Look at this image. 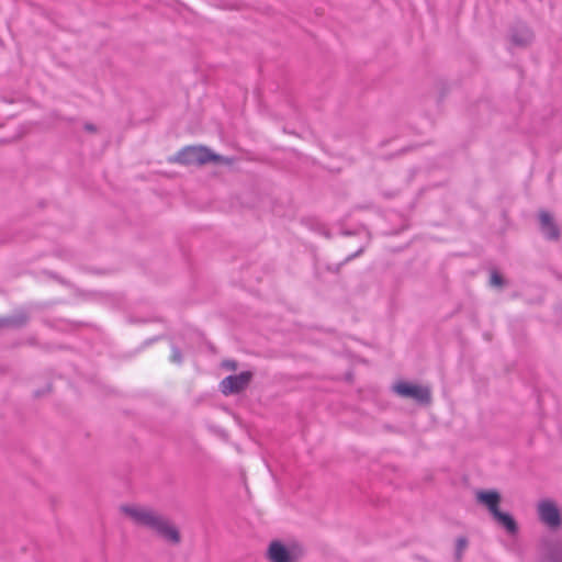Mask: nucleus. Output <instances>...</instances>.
<instances>
[{
  "label": "nucleus",
  "instance_id": "18",
  "mask_svg": "<svg viewBox=\"0 0 562 562\" xmlns=\"http://www.w3.org/2000/svg\"><path fill=\"white\" fill-rule=\"evenodd\" d=\"M83 128H85V131H87L89 133H95L98 130L93 123H89V122L85 123Z\"/></svg>",
  "mask_w": 562,
  "mask_h": 562
},
{
  "label": "nucleus",
  "instance_id": "20",
  "mask_svg": "<svg viewBox=\"0 0 562 562\" xmlns=\"http://www.w3.org/2000/svg\"><path fill=\"white\" fill-rule=\"evenodd\" d=\"M344 235L349 236V235H352V233H351V232H349V231H345V232H344Z\"/></svg>",
  "mask_w": 562,
  "mask_h": 562
},
{
  "label": "nucleus",
  "instance_id": "11",
  "mask_svg": "<svg viewBox=\"0 0 562 562\" xmlns=\"http://www.w3.org/2000/svg\"><path fill=\"white\" fill-rule=\"evenodd\" d=\"M492 518L501 526L509 536H516L519 531L518 522L515 517L508 512L501 509L492 515Z\"/></svg>",
  "mask_w": 562,
  "mask_h": 562
},
{
  "label": "nucleus",
  "instance_id": "6",
  "mask_svg": "<svg viewBox=\"0 0 562 562\" xmlns=\"http://www.w3.org/2000/svg\"><path fill=\"white\" fill-rule=\"evenodd\" d=\"M252 376L254 373L251 371L227 375L220 382V390L226 396L239 394L248 387Z\"/></svg>",
  "mask_w": 562,
  "mask_h": 562
},
{
  "label": "nucleus",
  "instance_id": "4",
  "mask_svg": "<svg viewBox=\"0 0 562 562\" xmlns=\"http://www.w3.org/2000/svg\"><path fill=\"white\" fill-rule=\"evenodd\" d=\"M394 392L404 398H413L420 405H429L431 392L428 386L400 381L393 386Z\"/></svg>",
  "mask_w": 562,
  "mask_h": 562
},
{
  "label": "nucleus",
  "instance_id": "10",
  "mask_svg": "<svg viewBox=\"0 0 562 562\" xmlns=\"http://www.w3.org/2000/svg\"><path fill=\"white\" fill-rule=\"evenodd\" d=\"M30 321L29 313L21 308L16 310L12 315L0 317V328H22L26 326Z\"/></svg>",
  "mask_w": 562,
  "mask_h": 562
},
{
  "label": "nucleus",
  "instance_id": "12",
  "mask_svg": "<svg viewBox=\"0 0 562 562\" xmlns=\"http://www.w3.org/2000/svg\"><path fill=\"white\" fill-rule=\"evenodd\" d=\"M364 251V248L363 247H360L357 251L348 255L342 261L338 262V263H335V265H327L326 266V270L328 272H331V273H335V274H338L341 270V268L348 263L349 261L356 259L357 257H359L360 255H362V252Z\"/></svg>",
  "mask_w": 562,
  "mask_h": 562
},
{
  "label": "nucleus",
  "instance_id": "1",
  "mask_svg": "<svg viewBox=\"0 0 562 562\" xmlns=\"http://www.w3.org/2000/svg\"><path fill=\"white\" fill-rule=\"evenodd\" d=\"M121 509L130 516L135 524L151 529L166 541L173 544L180 542L181 536L178 528L172 526L164 516L157 515L153 510L142 509L130 505H123Z\"/></svg>",
  "mask_w": 562,
  "mask_h": 562
},
{
  "label": "nucleus",
  "instance_id": "13",
  "mask_svg": "<svg viewBox=\"0 0 562 562\" xmlns=\"http://www.w3.org/2000/svg\"><path fill=\"white\" fill-rule=\"evenodd\" d=\"M468 547V539L459 537L456 542L454 558L459 562L462 559L464 549Z\"/></svg>",
  "mask_w": 562,
  "mask_h": 562
},
{
  "label": "nucleus",
  "instance_id": "7",
  "mask_svg": "<svg viewBox=\"0 0 562 562\" xmlns=\"http://www.w3.org/2000/svg\"><path fill=\"white\" fill-rule=\"evenodd\" d=\"M535 38L532 30L522 21H516L509 26L508 40L515 47L525 48L529 46Z\"/></svg>",
  "mask_w": 562,
  "mask_h": 562
},
{
  "label": "nucleus",
  "instance_id": "14",
  "mask_svg": "<svg viewBox=\"0 0 562 562\" xmlns=\"http://www.w3.org/2000/svg\"><path fill=\"white\" fill-rule=\"evenodd\" d=\"M170 360H171V362H173L178 366L182 364V362H183V356H182L181 349L176 345H171Z\"/></svg>",
  "mask_w": 562,
  "mask_h": 562
},
{
  "label": "nucleus",
  "instance_id": "9",
  "mask_svg": "<svg viewBox=\"0 0 562 562\" xmlns=\"http://www.w3.org/2000/svg\"><path fill=\"white\" fill-rule=\"evenodd\" d=\"M539 222L540 231L548 240H558L560 238V229L549 212L541 211L539 213Z\"/></svg>",
  "mask_w": 562,
  "mask_h": 562
},
{
  "label": "nucleus",
  "instance_id": "17",
  "mask_svg": "<svg viewBox=\"0 0 562 562\" xmlns=\"http://www.w3.org/2000/svg\"><path fill=\"white\" fill-rule=\"evenodd\" d=\"M223 367L228 370H236L237 369V362L235 360H225L223 361Z\"/></svg>",
  "mask_w": 562,
  "mask_h": 562
},
{
  "label": "nucleus",
  "instance_id": "21",
  "mask_svg": "<svg viewBox=\"0 0 562 562\" xmlns=\"http://www.w3.org/2000/svg\"><path fill=\"white\" fill-rule=\"evenodd\" d=\"M324 235L329 238L330 237V234L328 232H325Z\"/></svg>",
  "mask_w": 562,
  "mask_h": 562
},
{
  "label": "nucleus",
  "instance_id": "19",
  "mask_svg": "<svg viewBox=\"0 0 562 562\" xmlns=\"http://www.w3.org/2000/svg\"><path fill=\"white\" fill-rule=\"evenodd\" d=\"M49 391H50V385H47V387L45 390H36V391H34V397H40Z\"/></svg>",
  "mask_w": 562,
  "mask_h": 562
},
{
  "label": "nucleus",
  "instance_id": "2",
  "mask_svg": "<svg viewBox=\"0 0 562 562\" xmlns=\"http://www.w3.org/2000/svg\"><path fill=\"white\" fill-rule=\"evenodd\" d=\"M169 161L183 166H202L207 162H221L223 161V157L213 153L206 146H186L181 148L175 157L170 158Z\"/></svg>",
  "mask_w": 562,
  "mask_h": 562
},
{
  "label": "nucleus",
  "instance_id": "16",
  "mask_svg": "<svg viewBox=\"0 0 562 562\" xmlns=\"http://www.w3.org/2000/svg\"><path fill=\"white\" fill-rule=\"evenodd\" d=\"M46 274L53 279V280H56L58 283L63 284V285H68L69 282L67 280H65L63 277H60L59 274H57L56 272H53V271H47Z\"/></svg>",
  "mask_w": 562,
  "mask_h": 562
},
{
  "label": "nucleus",
  "instance_id": "8",
  "mask_svg": "<svg viewBox=\"0 0 562 562\" xmlns=\"http://www.w3.org/2000/svg\"><path fill=\"white\" fill-rule=\"evenodd\" d=\"M476 502L484 506L490 515H494L499 510V504L502 502V495L497 490H479L475 493Z\"/></svg>",
  "mask_w": 562,
  "mask_h": 562
},
{
  "label": "nucleus",
  "instance_id": "22",
  "mask_svg": "<svg viewBox=\"0 0 562 562\" xmlns=\"http://www.w3.org/2000/svg\"><path fill=\"white\" fill-rule=\"evenodd\" d=\"M160 337H155L154 339H151L150 341H155V340H158Z\"/></svg>",
  "mask_w": 562,
  "mask_h": 562
},
{
  "label": "nucleus",
  "instance_id": "15",
  "mask_svg": "<svg viewBox=\"0 0 562 562\" xmlns=\"http://www.w3.org/2000/svg\"><path fill=\"white\" fill-rule=\"evenodd\" d=\"M490 282L494 286H503L505 284L504 277L498 271H492Z\"/></svg>",
  "mask_w": 562,
  "mask_h": 562
},
{
  "label": "nucleus",
  "instance_id": "5",
  "mask_svg": "<svg viewBox=\"0 0 562 562\" xmlns=\"http://www.w3.org/2000/svg\"><path fill=\"white\" fill-rule=\"evenodd\" d=\"M539 520L551 530L562 527V514L558 505L551 499H542L538 504Z\"/></svg>",
  "mask_w": 562,
  "mask_h": 562
},
{
  "label": "nucleus",
  "instance_id": "3",
  "mask_svg": "<svg viewBox=\"0 0 562 562\" xmlns=\"http://www.w3.org/2000/svg\"><path fill=\"white\" fill-rule=\"evenodd\" d=\"M302 555L299 544H284L281 540H272L267 549V559L270 562H296Z\"/></svg>",
  "mask_w": 562,
  "mask_h": 562
}]
</instances>
